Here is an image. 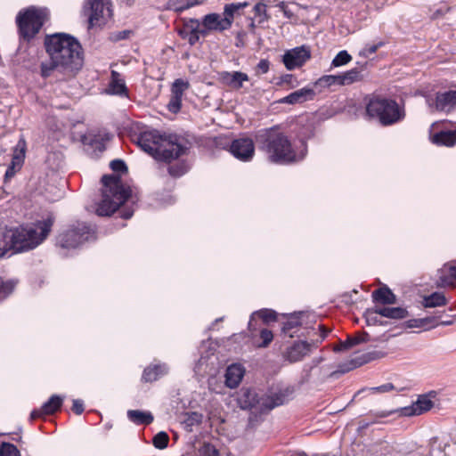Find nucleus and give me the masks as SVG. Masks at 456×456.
<instances>
[{"instance_id": "nucleus-1", "label": "nucleus", "mask_w": 456, "mask_h": 456, "mask_svg": "<svg viewBox=\"0 0 456 456\" xmlns=\"http://www.w3.org/2000/svg\"><path fill=\"white\" fill-rule=\"evenodd\" d=\"M50 59L67 77H73L83 66L84 59L79 42L67 34L48 36L45 41Z\"/></svg>"}, {"instance_id": "nucleus-2", "label": "nucleus", "mask_w": 456, "mask_h": 456, "mask_svg": "<svg viewBox=\"0 0 456 456\" xmlns=\"http://www.w3.org/2000/svg\"><path fill=\"white\" fill-rule=\"evenodd\" d=\"M53 220L48 218L37 224L17 229L0 228V257L28 250L38 246L49 234Z\"/></svg>"}, {"instance_id": "nucleus-3", "label": "nucleus", "mask_w": 456, "mask_h": 456, "mask_svg": "<svg viewBox=\"0 0 456 456\" xmlns=\"http://www.w3.org/2000/svg\"><path fill=\"white\" fill-rule=\"evenodd\" d=\"M138 146L158 160L171 162L186 151L176 135H162L158 131H145L136 139Z\"/></svg>"}, {"instance_id": "nucleus-4", "label": "nucleus", "mask_w": 456, "mask_h": 456, "mask_svg": "<svg viewBox=\"0 0 456 456\" xmlns=\"http://www.w3.org/2000/svg\"><path fill=\"white\" fill-rule=\"evenodd\" d=\"M102 200L96 208V214L101 216L112 215L131 195V190L125 187L121 179L116 175H105L102 178Z\"/></svg>"}, {"instance_id": "nucleus-5", "label": "nucleus", "mask_w": 456, "mask_h": 456, "mask_svg": "<svg viewBox=\"0 0 456 456\" xmlns=\"http://www.w3.org/2000/svg\"><path fill=\"white\" fill-rule=\"evenodd\" d=\"M293 389L286 387L270 395L258 394L249 388H242L238 397V403L243 410H255L256 412H266L286 403L292 395Z\"/></svg>"}, {"instance_id": "nucleus-6", "label": "nucleus", "mask_w": 456, "mask_h": 456, "mask_svg": "<svg viewBox=\"0 0 456 456\" xmlns=\"http://www.w3.org/2000/svg\"><path fill=\"white\" fill-rule=\"evenodd\" d=\"M263 149L268 155L270 161L274 163H290L297 161L296 153L291 148L290 142L283 134L276 130L266 131L260 134Z\"/></svg>"}, {"instance_id": "nucleus-7", "label": "nucleus", "mask_w": 456, "mask_h": 456, "mask_svg": "<svg viewBox=\"0 0 456 456\" xmlns=\"http://www.w3.org/2000/svg\"><path fill=\"white\" fill-rule=\"evenodd\" d=\"M48 19L49 11L45 7L29 6L20 11L16 16L20 36L26 40L32 39Z\"/></svg>"}, {"instance_id": "nucleus-8", "label": "nucleus", "mask_w": 456, "mask_h": 456, "mask_svg": "<svg viewBox=\"0 0 456 456\" xmlns=\"http://www.w3.org/2000/svg\"><path fill=\"white\" fill-rule=\"evenodd\" d=\"M366 112L370 117L377 118L385 126L396 123L404 117L403 110L395 101L381 97L370 99L366 106Z\"/></svg>"}, {"instance_id": "nucleus-9", "label": "nucleus", "mask_w": 456, "mask_h": 456, "mask_svg": "<svg viewBox=\"0 0 456 456\" xmlns=\"http://www.w3.org/2000/svg\"><path fill=\"white\" fill-rule=\"evenodd\" d=\"M94 239V231L84 223L71 225L61 232L57 239V243L65 248H76L84 242Z\"/></svg>"}, {"instance_id": "nucleus-10", "label": "nucleus", "mask_w": 456, "mask_h": 456, "mask_svg": "<svg viewBox=\"0 0 456 456\" xmlns=\"http://www.w3.org/2000/svg\"><path fill=\"white\" fill-rule=\"evenodd\" d=\"M436 396L435 391H430L418 396L411 405L397 408L388 411H381L377 414L379 418H385L392 414H398L403 417L419 416L429 411L434 407V399Z\"/></svg>"}, {"instance_id": "nucleus-11", "label": "nucleus", "mask_w": 456, "mask_h": 456, "mask_svg": "<svg viewBox=\"0 0 456 456\" xmlns=\"http://www.w3.org/2000/svg\"><path fill=\"white\" fill-rule=\"evenodd\" d=\"M426 102L432 112L450 113L456 110V90L438 92L427 97Z\"/></svg>"}, {"instance_id": "nucleus-12", "label": "nucleus", "mask_w": 456, "mask_h": 456, "mask_svg": "<svg viewBox=\"0 0 456 456\" xmlns=\"http://www.w3.org/2000/svg\"><path fill=\"white\" fill-rule=\"evenodd\" d=\"M89 27L104 25L111 17L110 0H89Z\"/></svg>"}, {"instance_id": "nucleus-13", "label": "nucleus", "mask_w": 456, "mask_h": 456, "mask_svg": "<svg viewBox=\"0 0 456 456\" xmlns=\"http://www.w3.org/2000/svg\"><path fill=\"white\" fill-rule=\"evenodd\" d=\"M230 151L236 159L249 161L255 154V145L252 139L241 137L232 141Z\"/></svg>"}, {"instance_id": "nucleus-14", "label": "nucleus", "mask_w": 456, "mask_h": 456, "mask_svg": "<svg viewBox=\"0 0 456 456\" xmlns=\"http://www.w3.org/2000/svg\"><path fill=\"white\" fill-rule=\"evenodd\" d=\"M313 346L314 344L305 340L295 341L286 347L282 353V357L290 363L300 362L310 354Z\"/></svg>"}, {"instance_id": "nucleus-15", "label": "nucleus", "mask_w": 456, "mask_h": 456, "mask_svg": "<svg viewBox=\"0 0 456 456\" xmlns=\"http://www.w3.org/2000/svg\"><path fill=\"white\" fill-rule=\"evenodd\" d=\"M190 87V83L182 78L175 79L171 86V96L167 109L172 113H177L182 108L183 93Z\"/></svg>"}, {"instance_id": "nucleus-16", "label": "nucleus", "mask_w": 456, "mask_h": 456, "mask_svg": "<svg viewBox=\"0 0 456 456\" xmlns=\"http://www.w3.org/2000/svg\"><path fill=\"white\" fill-rule=\"evenodd\" d=\"M310 52L305 46H299L287 51L283 55V63L287 69L292 70L301 67L308 59Z\"/></svg>"}, {"instance_id": "nucleus-17", "label": "nucleus", "mask_w": 456, "mask_h": 456, "mask_svg": "<svg viewBox=\"0 0 456 456\" xmlns=\"http://www.w3.org/2000/svg\"><path fill=\"white\" fill-rule=\"evenodd\" d=\"M201 25L203 29H206L207 35L210 31H224L229 29L230 21L228 19L222 18L219 13H208L202 18Z\"/></svg>"}, {"instance_id": "nucleus-18", "label": "nucleus", "mask_w": 456, "mask_h": 456, "mask_svg": "<svg viewBox=\"0 0 456 456\" xmlns=\"http://www.w3.org/2000/svg\"><path fill=\"white\" fill-rule=\"evenodd\" d=\"M220 81L234 90L242 88L244 82L248 81V76L241 71H223L219 74Z\"/></svg>"}, {"instance_id": "nucleus-19", "label": "nucleus", "mask_w": 456, "mask_h": 456, "mask_svg": "<svg viewBox=\"0 0 456 456\" xmlns=\"http://www.w3.org/2000/svg\"><path fill=\"white\" fill-rule=\"evenodd\" d=\"M314 96L315 93L313 89L304 87L289 94V95L281 99L279 102L281 103L286 104H297L311 101Z\"/></svg>"}, {"instance_id": "nucleus-20", "label": "nucleus", "mask_w": 456, "mask_h": 456, "mask_svg": "<svg viewBox=\"0 0 456 456\" xmlns=\"http://www.w3.org/2000/svg\"><path fill=\"white\" fill-rule=\"evenodd\" d=\"M245 374V369L240 364H232L225 371V385L229 388H236L241 382Z\"/></svg>"}, {"instance_id": "nucleus-21", "label": "nucleus", "mask_w": 456, "mask_h": 456, "mask_svg": "<svg viewBox=\"0 0 456 456\" xmlns=\"http://www.w3.org/2000/svg\"><path fill=\"white\" fill-rule=\"evenodd\" d=\"M431 141L436 145L452 147L456 143V130L440 131L431 136Z\"/></svg>"}, {"instance_id": "nucleus-22", "label": "nucleus", "mask_w": 456, "mask_h": 456, "mask_svg": "<svg viewBox=\"0 0 456 456\" xmlns=\"http://www.w3.org/2000/svg\"><path fill=\"white\" fill-rule=\"evenodd\" d=\"M374 312L383 317L390 318V319H395V320H401L408 317V311L406 308L403 307H389V306H383V307H376Z\"/></svg>"}, {"instance_id": "nucleus-23", "label": "nucleus", "mask_w": 456, "mask_h": 456, "mask_svg": "<svg viewBox=\"0 0 456 456\" xmlns=\"http://www.w3.org/2000/svg\"><path fill=\"white\" fill-rule=\"evenodd\" d=\"M167 372V368L165 364H158L149 366L143 370L142 380L145 382H152L157 380L159 377Z\"/></svg>"}, {"instance_id": "nucleus-24", "label": "nucleus", "mask_w": 456, "mask_h": 456, "mask_svg": "<svg viewBox=\"0 0 456 456\" xmlns=\"http://www.w3.org/2000/svg\"><path fill=\"white\" fill-rule=\"evenodd\" d=\"M372 298L374 301L387 305L396 302L395 295L387 287L374 290L372 292Z\"/></svg>"}, {"instance_id": "nucleus-25", "label": "nucleus", "mask_w": 456, "mask_h": 456, "mask_svg": "<svg viewBox=\"0 0 456 456\" xmlns=\"http://www.w3.org/2000/svg\"><path fill=\"white\" fill-rule=\"evenodd\" d=\"M128 419L137 425H148L153 421V416L149 411H142L139 410H129L127 411Z\"/></svg>"}, {"instance_id": "nucleus-26", "label": "nucleus", "mask_w": 456, "mask_h": 456, "mask_svg": "<svg viewBox=\"0 0 456 456\" xmlns=\"http://www.w3.org/2000/svg\"><path fill=\"white\" fill-rule=\"evenodd\" d=\"M207 0H168L167 7L175 12H182L195 5L202 4Z\"/></svg>"}, {"instance_id": "nucleus-27", "label": "nucleus", "mask_w": 456, "mask_h": 456, "mask_svg": "<svg viewBox=\"0 0 456 456\" xmlns=\"http://www.w3.org/2000/svg\"><path fill=\"white\" fill-rule=\"evenodd\" d=\"M109 92L112 94L126 95V87L124 81L120 78L117 71L111 72V82L110 84Z\"/></svg>"}, {"instance_id": "nucleus-28", "label": "nucleus", "mask_w": 456, "mask_h": 456, "mask_svg": "<svg viewBox=\"0 0 456 456\" xmlns=\"http://www.w3.org/2000/svg\"><path fill=\"white\" fill-rule=\"evenodd\" d=\"M446 304L447 299L442 292H434L429 296L424 297L422 303L424 307H437Z\"/></svg>"}, {"instance_id": "nucleus-29", "label": "nucleus", "mask_w": 456, "mask_h": 456, "mask_svg": "<svg viewBox=\"0 0 456 456\" xmlns=\"http://www.w3.org/2000/svg\"><path fill=\"white\" fill-rule=\"evenodd\" d=\"M441 273L440 281L443 285H453L456 282L455 265H444Z\"/></svg>"}, {"instance_id": "nucleus-30", "label": "nucleus", "mask_w": 456, "mask_h": 456, "mask_svg": "<svg viewBox=\"0 0 456 456\" xmlns=\"http://www.w3.org/2000/svg\"><path fill=\"white\" fill-rule=\"evenodd\" d=\"M248 5V4L247 2L232 3V4H228L224 5L223 14H224V18L228 19V20L230 21V27H232V25L235 13L239 10H240L244 7H247Z\"/></svg>"}, {"instance_id": "nucleus-31", "label": "nucleus", "mask_w": 456, "mask_h": 456, "mask_svg": "<svg viewBox=\"0 0 456 456\" xmlns=\"http://www.w3.org/2000/svg\"><path fill=\"white\" fill-rule=\"evenodd\" d=\"M62 402V397L53 395L43 404L42 411L45 414H53L61 408Z\"/></svg>"}, {"instance_id": "nucleus-32", "label": "nucleus", "mask_w": 456, "mask_h": 456, "mask_svg": "<svg viewBox=\"0 0 456 456\" xmlns=\"http://www.w3.org/2000/svg\"><path fill=\"white\" fill-rule=\"evenodd\" d=\"M429 446V453L431 455H437L440 453H444L445 455H447L448 453H450V452H447V448H449L450 445L446 442L442 441L437 437H433L430 440Z\"/></svg>"}, {"instance_id": "nucleus-33", "label": "nucleus", "mask_w": 456, "mask_h": 456, "mask_svg": "<svg viewBox=\"0 0 456 456\" xmlns=\"http://www.w3.org/2000/svg\"><path fill=\"white\" fill-rule=\"evenodd\" d=\"M25 141L23 139H20L14 149L12 162L13 166H17L18 169L21 167L25 158Z\"/></svg>"}, {"instance_id": "nucleus-34", "label": "nucleus", "mask_w": 456, "mask_h": 456, "mask_svg": "<svg viewBox=\"0 0 456 456\" xmlns=\"http://www.w3.org/2000/svg\"><path fill=\"white\" fill-rule=\"evenodd\" d=\"M341 86L351 85L354 82L359 81L362 78L361 73L357 69H352L346 72L339 75Z\"/></svg>"}, {"instance_id": "nucleus-35", "label": "nucleus", "mask_w": 456, "mask_h": 456, "mask_svg": "<svg viewBox=\"0 0 456 456\" xmlns=\"http://www.w3.org/2000/svg\"><path fill=\"white\" fill-rule=\"evenodd\" d=\"M368 335L364 334L361 337H355V338H348L346 341L341 342L338 346L334 348L335 351H342L346 350L355 345H358L361 342L367 341Z\"/></svg>"}, {"instance_id": "nucleus-36", "label": "nucleus", "mask_w": 456, "mask_h": 456, "mask_svg": "<svg viewBox=\"0 0 456 456\" xmlns=\"http://www.w3.org/2000/svg\"><path fill=\"white\" fill-rule=\"evenodd\" d=\"M256 316L260 317L264 322H274L276 320V313L271 309H263L257 312H255L250 318L249 325H251L252 321Z\"/></svg>"}, {"instance_id": "nucleus-37", "label": "nucleus", "mask_w": 456, "mask_h": 456, "mask_svg": "<svg viewBox=\"0 0 456 456\" xmlns=\"http://www.w3.org/2000/svg\"><path fill=\"white\" fill-rule=\"evenodd\" d=\"M315 84L316 86L329 87L332 85L341 86V80L339 75H326L320 77Z\"/></svg>"}, {"instance_id": "nucleus-38", "label": "nucleus", "mask_w": 456, "mask_h": 456, "mask_svg": "<svg viewBox=\"0 0 456 456\" xmlns=\"http://www.w3.org/2000/svg\"><path fill=\"white\" fill-rule=\"evenodd\" d=\"M15 282L8 281L4 282L0 278V301L7 297L14 289Z\"/></svg>"}, {"instance_id": "nucleus-39", "label": "nucleus", "mask_w": 456, "mask_h": 456, "mask_svg": "<svg viewBox=\"0 0 456 456\" xmlns=\"http://www.w3.org/2000/svg\"><path fill=\"white\" fill-rule=\"evenodd\" d=\"M254 12L256 16L259 18V23H263L269 20V15L266 12V5L263 2H259L254 6Z\"/></svg>"}, {"instance_id": "nucleus-40", "label": "nucleus", "mask_w": 456, "mask_h": 456, "mask_svg": "<svg viewBox=\"0 0 456 456\" xmlns=\"http://www.w3.org/2000/svg\"><path fill=\"white\" fill-rule=\"evenodd\" d=\"M0 456H20V452L14 444L3 443L0 446Z\"/></svg>"}, {"instance_id": "nucleus-41", "label": "nucleus", "mask_w": 456, "mask_h": 456, "mask_svg": "<svg viewBox=\"0 0 456 456\" xmlns=\"http://www.w3.org/2000/svg\"><path fill=\"white\" fill-rule=\"evenodd\" d=\"M352 60L351 55L346 51H340L333 59L332 65L340 67L347 64Z\"/></svg>"}, {"instance_id": "nucleus-42", "label": "nucleus", "mask_w": 456, "mask_h": 456, "mask_svg": "<svg viewBox=\"0 0 456 456\" xmlns=\"http://www.w3.org/2000/svg\"><path fill=\"white\" fill-rule=\"evenodd\" d=\"M169 437L166 432H159L153 437V444L158 449H164L167 446Z\"/></svg>"}, {"instance_id": "nucleus-43", "label": "nucleus", "mask_w": 456, "mask_h": 456, "mask_svg": "<svg viewBox=\"0 0 456 456\" xmlns=\"http://www.w3.org/2000/svg\"><path fill=\"white\" fill-rule=\"evenodd\" d=\"M188 167L184 163H178L168 167V172L172 176L179 177L186 173Z\"/></svg>"}, {"instance_id": "nucleus-44", "label": "nucleus", "mask_w": 456, "mask_h": 456, "mask_svg": "<svg viewBox=\"0 0 456 456\" xmlns=\"http://www.w3.org/2000/svg\"><path fill=\"white\" fill-rule=\"evenodd\" d=\"M203 416L201 413L193 411L186 414V419H184V423L187 426H193L200 424L202 421Z\"/></svg>"}, {"instance_id": "nucleus-45", "label": "nucleus", "mask_w": 456, "mask_h": 456, "mask_svg": "<svg viewBox=\"0 0 456 456\" xmlns=\"http://www.w3.org/2000/svg\"><path fill=\"white\" fill-rule=\"evenodd\" d=\"M383 45L384 42L382 41L379 42L378 44L366 45L360 52V55L363 57H369L370 54L375 53L377 50Z\"/></svg>"}, {"instance_id": "nucleus-46", "label": "nucleus", "mask_w": 456, "mask_h": 456, "mask_svg": "<svg viewBox=\"0 0 456 456\" xmlns=\"http://www.w3.org/2000/svg\"><path fill=\"white\" fill-rule=\"evenodd\" d=\"M57 69L60 71V69L54 64V62L51 60L49 63L42 62L41 64V75L44 77H48L51 76L52 72Z\"/></svg>"}, {"instance_id": "nucleus-47", "label": "nucleus", "mask_w": 456, "mask_h": 456, "mask_svg": "<svg viewBox=\"0 0 456 456\" xmlns=\"http://www.w3.org/2000/svg\"><path fill=\"white\" fill-rule=\"evenodd\" d=\"M208 36L206 33V29H198L194 30V32H189L188 41L191 45H194L200 40V37Z\"/></svg>"}, {"instance_id": "nucleus-48", "label": "nucleus", "mask_w": 456, "mask_h": 456, "mask_svg": "<svg viewBox=\"0 0 456 456\" xmlns=\"http://www.w3.org/2000/svg\"><path fill=\"white\" fill-rule=\"evenodd\" d=\"M260 338L263 340L260 346L265 347L272 342V340L273 338V335L271 330L263 329L260 332Z\"/></svg>"}, {"instance_id": "nucleus-49", "label": "nucleus", "mask_w": 456, "mask_h": 456, "mask_svg": "<svg viewBox=\"0 0 456 456\" xmlns=\"http://www.w3.org/2000/svg\"><path fill=\"white\" fill-rule=\"evenodd\" d=\"M201 456H216L217 451L210 444H204L200 448Z\"/></svg>"}, {"instance_id": "nucleus-50", "label": "nucleus", "mask_w": 456, "mask_h": 456, "mask_svg": "<svg viewBox=\"0 0 456 456\" xmlns=\"http://www.w3.org/2000/svg\"><path fill=\"white\" fill-rule=\"evenodd\" d=\"M395 389V387L392 383H387L379 387L370 388V390L373 393H389Z\"/></svg>"}, {"instance_id": "nucleus-51", "label": "nucleus", "mask_w": 456, "mask_h": 456, "mask_svg": "<svg viewBox=\"0 0 456 456\" xmlns=\"http://www.w3.org/2000/svg\"><path fill=\"white\" fill-rule=\"evenodd\" d=\"M110 168L114 172H126V166L125 162L121 159H114L110 162Z\"/></svg>"}, {"instance_id": "nucleus-52", "label": "nucleus", "mask_w": 456, "mask_h": 456, "mask_svg": "<svg viewBox=\"0 0 456 456\" xmlns=\"http://www.w3.org/2000/svg\"><path fill=\"white\" fill-rule=\"evenodd\" d=\"M300 325V322L297 319V318H290L285 323H284V326H283V331L285 333L289 332V330H291L292 329L297 327Z\"/></svg>"}, {"instance_id": "nucleus-53", "label": "nucleus", "mask_w": 456, "mask_h": 456, "mask_svg": "<svg viewBox=\"0 0 456 456\" xmlns=\"http://www.w3.org/2000/svg\"><path fill=\"white\" fill-rule=\"evenodd\" d=\"M383 451H381L382 454H393V453H403L401 450H398L395 445H389L387 443H385L382 446Z\"/></svg>"}, {"instance_id": "nucleus-54", "label": "nucleus", "mask_w": 456, "mask_h": 456, "mask_svg": "<svg viewBox=\"0 0 456 456\" xmlns=\"http://www.w3.org/2000/svg\"><path fill=\"white\" fill-rule=\"evenodd\" d=\"M270 62L267 60H261L256 66V72L265 74L269 70Z\"/></svg>"}, {"instance_id": "nucleus-55", "label": "nucleus", "mask_w": 456, "mask_h": 456, "mask_svg": "<svg viewBox=\"0 0 456 456\" xmlns=\"http://www.w3.org/2000/svg\"><path fill=\"white\" fill-rule=\"evenodd\" d=\"M200 26L202 25L198 20H191L185 28L189 30V32H194V30L203 29V27L200 28Z\"/></svg>"}, {"instance_id": "nucleus-56", "label": "nucleus", "mask_w": 456, "mask_h": 456, "mask_svg": "<svg viewBox=\"0 0 456 456\" xmlns=\"http://www.w3.org/2000/svg\"><path fill=\"white\" fill-rule=\"evenodd\" d=\"M72 411L76 414H78V415L81 414L84 411L83 402L81 400H79V399L73 400Z\"/></svg>"}, {"instance_id": "nucleus-57", "label": "nucleus", "mask_w": 456, "mask_h": 456, "mask_svg": "<svg viewBox=\"0 0 456 456\" xmlns=\"http://www.w3.org/2000/svg\"><path fill=\"white\" fill-rule=\"evenodd\" d=\"M16 167L17 166H13V164L12 163L11 166L7 168L6 172H5V178H11L14 175L15 172H16Z\"/></svg>"}, {"instance_id": "nucleus-58", "label": "nucleus", "mask_w": 456, "mask_h": 456, "mask_svg": "<svg viewBox=\"0 0 456 456\" xmlns=\"http://www.w3.org/2000/svg\"><path fill=\"white\" fill-rule=\"evenodd\" d=\"M44 413V411H42V408L39 409V410H34L31 414H30V418L31 419H37V418H39L41 417Z\"/></svg>"}, {"instance_id": "nucleus-59", "label": "nucleus", "mask_w": 456, "mask_h": 456, "mask_svg": "<svg viewBox=\"0 0 456 456\" xmlns=\"http://www.w3.org/2000/svg\"><path fill=\"white\" fill-rule=\"evenodd\" d=\"M44 413V411H42V408L39 409V410H34L31 414H30V418L31 419H37V418H39L41 417Z\"/></svg>"}, {"instance_id": "nucleus-60", "label": "nucleus", "mask_w": 456, "mask_h": 456, "mask_svg": "<svg viewBox=\"0 0 456 456\" xmlns=\"http://www.w3.org/2000/svg\"><path fill=\"white\" fill-rule=\"evenodd\" d=\"M283 14L288 19L295 18L294 12L289 7H288L286 10H284Z\"/></svg>"}, {"instance_id": "nucleus-61", "label": "nucleus", "mask_w": 456, "mask_h": 456, "mask_svg": "<svg viewBox=\"0 0 456 456\" xmlns=\"http://www.w3.org/2000/svg\"><path fill=\"white\" fill-rule=\"evenodd\" d=\"M292 79H293V76L290 74H287L281 77V83L289 84Z\"/></svg>"}, {"instance_id": "nucleus-62", "label": "nucleus", "mask_w": 456, "mask_h": 456, "mask_svg": "<svg viewBox=\"0 0 456 456\" xmlns=\"http://www.w3.org/2000/svg\"><path fill=\"white\" fill-rule=\"evenodd\" d=\"M133 216V211L130 210H125L122 212V217L124 219H128Z\"/></svg>"}, {"instance_id": "nucleus-63", "label": "nucleus", "mask_w": 456, "mask_h": 456, "mask_svg": "<svg viewBox=\"0 0 456 456\" xmlns=\"http://www.w3.org/2000/svg\"><path fill=\"white\" fill-rule=\"evenodd\" d=\"M277 7H279V9L283 12L284 10L289 7V5L285 2H281L277 4Z\"/></svg>"}, {"instance_id": "nucleus-64", "label": "nucleus", "mask_w": 456, "mask_h": 456, "mask_svg": "<svg viewBox=\"0 0 456 456\" xmlns=\"http://www.w3.org/2000/svg\"><path fill=\"white\" fill-rule=\"evenodd\" d=\"M362 363V362H354V361H353V362H352V363H351V364H352V367H350L348 370H350V369H354V368H355V367H357V366H360Z\"/></svg>"}]
</instances>
